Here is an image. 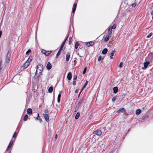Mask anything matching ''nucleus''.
Segmentation results:
<instances>
[{"label": "nucleus", "instance_id": "412c9836", "mask_svg": "<svg viewBox=\"0 0 153 153\" xmlns=\"http://www.w3.org/2000/svg\"><path fill=\"white\" fill-rule=\"evenodd\" d=\"M52 67L51 65L49 62H48L46 66L47 69L48 70L50 69Z\"/></svg>", "mask_w": 153, "mask_h": 153}, {"label": "nucleus", "instance_id": "72a5a7b5", "mask_svg": "<svg viewBox=\"0 0 153 153\" xmlns=\"http://www.w3.org/2000/svg\"><path fill=\"white\" fill-rule=\"evenodd\" d=\"M62 50V49L59 48V51H58L56 54V56H58L61 53V51Z\"/></svg>", "mask_w": 153, "mask_h": 153}, {"label": "nucleus", "instance_id": "bf43d9fd", "mask_svg": "<svg viewBox=\"0 0 153 153\" xmlns=\"http://www.w3.org/2000/svg\"><path fill=\"white\" fill-rule=\"evenodd\" d=\"M57 138V135H56L55 136V138L56 139Z\"/></svg>", "mask_w": 153, "mask_h": 153}, {"label": "nucleus", "instance_id": "f3484780", "mask_svg": "<svg viewBox=\"0 0 153 153\" xmlns=\"http://www.w3.org/2000/svg\"><path fill=\"white\" fill-rule=\"evenodd\" d=\"M126 111L125 110L124 108H121L119 109L117 111V113H120L121 112H124Z\"/></svg>", "mask_w": 153, "mask_h": 153}, {"label": "nucleus", "instance_id": "6ab92c4d", "mask_svg": "<svg viewBox=\"0 0 153 153\" xmlns=\"http://www.w3.org/2000/svg\"><path fill=\"white\" fill-rule=\"evenodd\" d=\"M59 92L60 93L58 94V97H57V102L59 103V102H60V98L61 97V91H59Z\"/></svg>", "mask_w": 153, "mask_h": 153}, {"label": "nucleus", "instance_id": "c85d7f7f", "mask_svg": "<svg viewBox=\"0 0 153 153\" xmlns=\"http://www.w3.org/2000/svg\"><path fill=\"white\" fill-rule=\"evenodd\" d=\"M37 115H38V116H37V117L36 118V120H39L40 122H41L42 120L40 118V117L39 116V113H37Z\"/></svg>", "mask_w": 153, "mask_h": 153}, {"label": "nucleus", "instance_id": "a19ab883", "mask_svg": "<svg viewBox=\"0 0 153 153\" xmlns=\"http://www.w3.org/2000/svg\"><path fill=\"white\" fill-rule=\"evenodd\" d=\"M86 70H87V68L86 67H85L83 71V74H85V73H86Z\"/></svg>", "mask_w": 153, "mask_h": 153}, {"label": "nucleus", "instance_id": "6e6d98bb", "mask_svg": "<svg viewBox=\"0 0 153 153\" xmlns=\"http://www.w3.org/2000/svg\"><path fill=\"white\" fill-rule=\"evenodd\" d=\"M78 89L77 90V89L76 90V91H75V93H76L78 92Z\"/></svg>", "mask_w": 153, "mask_h": 153}, {"label": "nucleus", "instance_id": "58836bf2", "mask_svg": "<svg viewBox=\"0 0 153 153\" xmlns=\"http://www.w3.org/2000/svg\"><path fill=\"white\" fill-rule=\"evenodd\" d=\"M77 78V76L76 75H74L73 76V80H76Z\"/></svg>", "mask_w": 153, "mask_h": 153}, {"label": "nucleus", "instance_id": "c03bdc74", "mask_svg": "<svg viewBox=\"0 0 153 153\" xmlns=\"http://www.w3.org/2000/svg\"><path fill=\"white\" fill-rule=\"evenodd\" d=\"M46 51H45V50H42V53H43V54H45V53H46Z\"/></svg>", "mask_w": 153, "mask_h": 153}, {"label": "nucleus", "instance_id": "9d476101", "mask_svg": "<svg viewBox=\"0 0 153 153\" xmlns=\"http://www.w3.org/2000/svg\"><path fill=\"white\" fill-rule=\"evenodd\" d=\"M68 36L64 40V41L63 42H62V43L61 46H60V49H62L63 48V47L65 45V43L67 39H68Z\"/></svg>", "mask_w": 153, "mask_h": 153}, {"label": "nucleus", "instance_id": "13d9d810", "mask_svg": "<svg viewBox=\"0 0 153 153\" xmlns=\"http://www.w3.org/2000/svg\"><path fill=\"white\" fill-rule=\"evenodd\" d=\"M80 94H81V93H80H80H79V94L78 96V97H79V96H80Z\"/></svg>", "mask_w": 153, "mask_h": 153}, {"label": "nucleus", "instance_id": "20e7f679", "mask_svg": "<svg viewBox=\"0 0 153 153\" xmlns=\"http://www.w3.org/2000/svg\"><path fill=\"white\" fill-rule=\"evenodd\" d=\"M13 142V139L11 140L7 147V148L6 149L5 152H6L7 151H8L10 149L12 145Z\"/></svg>", "mask_w": 153, "mask_h": 153}, {"label": "nucleus", "instance_id": "0eeeda50", "mask_svg": "<svg viewBox=\"0 0 153 153\" xmlns=\"http://www.w3.org/2000/svg\"><path fill=\"white\" fill-rule=\"evenodd\" d=\"M77 6V3H75L73 5V7L72 8V13H74L75 12L76 7Z\"/></svg>", "mask_w": 153, "mask_h": 153}, {"label": "nucleus", "instance_id": "aec40b11", "mask_svg": "<svg viewBox=\"0 0 153 153\" xmlns=\"http://www.w3.org/2000/svg\"><path fill=\"white\" fill-rule=\"evenodd\" d=\"M118 88L117 87H115L113 88V93L114 94H116L117 92Z\"/></svg>", "mask_w": 153, "mask_h": 153}, {"label": "nucleus", "instance_id": "f257e3e1", "mask_svg": "<svg viewBox=\"0 0 153 153\" xmlns=\"http://www.w3.org/2000/svg\"><path fill=\"white\" fill-rule=\"evenodd\" d=\"M36 70L35 73V76H36L38 78L39 76L42 74V72L43 70V67L42 65L39 64L36 67Z\"/></svg>", "mask_w": 153, "mask_h": 153}, {"label": "nucleus", "instance_id": "f03ea898", "mask_svg": "<svg viewBox=\"0 0 153 153\" xmlns=\"http://www.w3.org/2000/svg\"><path fill=\"white\" fill-rule=\"evenodd\" d=\"M11 54V51H8L7 55V57L5 60V62L7 63H8L9 62Z\"/></svg>", "mask_w": 153, "mask_h": 153}, {"label": "nucleus", "instance_id": "4be33fe9", "mask_svg": "<svg viewBox=\"0 0 153 153\" xmlns=\"http://www.w3.org/2000/svg\"><path fill=\"white\" fill-rule=\"evenodd\" d=\"M107 51L108 49L106 48H104V49H103L102 51V53L104 55H105L107 53Z\"/></svg>", "mask_w": 153, "mask_h": 153}, {"label": "nucleus", "instance_id": "2f4dec72", "mask_svg": "<svg viewBox=\"0 0 153 153\" xmlns=\"http://www.w3.org/2000/svg\"><path fill=\"white\" fill-rule=\"evenodd\" d=\"M116 24H114L112 26L111 25V29H115L116 27Z\"/></svg>", "mask_w": 153, "mask_h": 153}, {"label": "nucleus", "instance_id": "7ed1b4c3", "mask_svg": "<svg viewBox=\"0 0 153 153\" xmlns=\"http://www.w3.org/2000/svg\"><path fill=\"white\" fill-rule=\"evenodd\" d=\"M146 59L147 60L152 62L153 59V53L152 52L149 53Z\"/></svg>", "mask_w": 153, "mask_h": 153}, {"label": "nucleus", "instance_id": "a18cd8bd", "mask_svg": "<svg viewBox=\"0 0 153 153\" xmlns=\"http://www.w3.org/2000/svg\"><path fill=\"white\" fill-rule=\"evenodd\" d=\"M31 52V50L30 49L28 50L26 52V54L27 55L28 53Z\"/></svg>", "mask_w": 153, "mask_h": 153}, {"label": "nucleus", "instance_id": "f8f14e48", "mask_svg": "<svg viewBox=\"0 0 153 153\" xmlns=\"http://www.w3.org/2000/svg\"><path fill=\"white\" fill-rule=\"evenodd\" d=\"M70 56V53L69 52H67L66 58V60L67 61H68L69 60Z\"/></svg>", "mask_w": 153, "mask_h": 153}, {"label": "nucleus", "instance_id": "bb28decb", "mask_svg": "<svg viewBox=\"0 0 153 153\" xmlns=\"http://www.w3.org/2000/svg\"><path fill=\"white\" fill-rule=\"evenodd\" d=\"M32 56H30L29 57V58H28V59L27 60V61L28 62H29V63H30L32 61Z\"/></svg>", "mask_w": 153, "mask_h": 153}, {"label": "nucleus", "instance_id": "4c0bfd02", "mask_svg": "<svg viewBox=\"0 0 153 153\" xmlns=\"http://www.w3.org/2000/svg\"><path fill=\"white\" fill-rule=\"evenodd\" d=\"M123 66V63L122 62H121L119 65L118 67L119 68H122Z\"/></svg>", "mask_w": 153, "mask_h": 153}, {"label": "nucleus", "instance_id": "ea45409f", "mask_svg": "<svg viewBox=\"0 0 153 153\" xmlns=\"http://www.w3.org/2000/svg\"><path fill=\"white\" fill-rule=\"evenodd\" d=\"M153 34L152 33H150L149 35H148L147 36V38H150L151 36Z\"/></svg>", "mask_w": 153, "mask_h": 153}, {"label": "nucleus", "instance_id": "79ce46f5", "mask_svg": "<svg viewBox=\"0 0 153 153\" xmlns=\"http://www.w3.org/2000/svg\"><path fill=\"white\" fill-rule=\"evenodd\" d=\"M79 107H78V106L76 105L75 108V112H76L78 110V109L79 108Z\"/></svg>", "mask_w": 153, "mask_h": 153}, {"label": "nucleus", "instance_id": "cd10ccee", "mask_svg": "<svg viewBox=\"0 0 153 153\" xmlns=\"http://www.w3.org/2000/svg\"><path fill=\"white\" fill-rule=\"evenodd\" d=\"M28 117V116L27 115L25 114V116H24V118H23L24 120L25 121H26L27 120V119Z\"/></svg>", "mask_w": 153, "mask_h": 153}, {"label": "nucleus", "instance_id": "f704fd0d", "mask_svg": "<svg viewBox=\"0 0 153 153\" xmlns=\"http://www.w3.org/2000/svg\"><path fill=\"white\" fill-rule=\"evenodd\" d=\"M72 38L71 37H70L69 38V44H70L71 43H72Z\"/></svg>", "mask_w": 153, "mask_h": 153}, {"label": "nucleus", "instance_id": "dca6fc26", "mask_svg": "<svg viewBox=\"0 0 153 153\" xmlns=\"http://www.w3.org/2000/svg\"><path fill=\"white\" fill-rule=\"evenodd\" d=\"M150 64V62L149 61H147L144 63V67L145 68H147L149 65Z\"/></svg>", "mask_w": 153, "mask_h": 153}, {"label": "nucleus", "instance_id": "09e8293b", "mask_svg": "<svg viewBox=\"0 0 153 153\" xmlns=\"http://www.w3.org/2000/svg\"><path fill=\"white\" fill-rule=\"evenodd\" d=\"M116 98L115 97H113L112 99V101L113 102L115 101V100H116Z\"/></svg>", "mask_w": 153, "mask_h": 153}, {"label": "nucleus", "instance_id": "2eb2a0df", "mask_svg": "<svg viewBox=\"0 0 153 153\" xmlns=\"http://www.w3.org/2000/svg\"><path fill=\"white\" fill-rule=\"evenodd\" d=\"M111 25L110 26L108 30V33L109 35H111L112 32V29H111Z\"/></svg>", "mask_w": 153, "mask_h": 153}, {"label": "nucleus", "instance_id": "49530a36", "mask_svg": "<svg viewBox=\"0 0 153 153\" xmlns=\"http://www.w3.org/2000/svg\"><path fill=\"white\" fill-rule=\"evenodd\" d=\"M102 59V57L101 56H99L98 57V60L99 61H100Z\"/></svg>", "mask_w": 153, "mask_h": 153}, {"label": "nucleus", "instance_id": "ddd939ff", "mask_svg": "<svg viewBox=\"0 0 153 153\" xmlns=\"http://www.w3.org/2000/svg\"><path fill=\"white\" fill-rule=\"evenodd\" d=\"M44 117L46 121L48 122L49 121V118L48 115L47 114H44Z\"/></svg>", "mask_w": 153, "mask_h": 153}, {"label": "nucleus", "instance_id": "7c9ffc66", "mask_svg": "<svg viewBox=\"0 0 153 153\" xmlns=\"http://www.w3.org/2000/svg\"><path fill=\"white\" fill-rule=\"evenodd\" d=\"M51 52L50 51H46L45 55L46 56H49L51 53Z\"/></svg>", "mask_w": 153, "mask_h": 153}, {"label": "nucleus", "instance_id": "c9c22d12", "mask_svg": "<svg viewBox=\"0 0 153 153\" xmlns=\"http://www.w3.org/2000/svg\"><path fill=\"white\" fill-rule=\"evenodd\" d=\"M88 83V81L87 80H86L83 86V88H85L86 87V86L87 85V84Z\"/></svg>", "mask_w": 153, "mask_h": 153}, {"label": "nucleus", "instance_id": "3c124183", "mask_svg": "<svg viewBox=\"0 0 153 153\" xmlns=\"http://www.w3.org/2000/svg\"><path fill=\"white\" fill-rule=\"evenodd\" d=\"M48 110L46 109V110H45V113H48Z\"/></svg>", "mask_w": 153, "mask_h": 153}, {"label": "nucleus", "instance_id": "052dcab7", "mask_svg": "<svg viewBox=\"0 0 153 153\" xmlns=\"http://www.w3.org/2000/svg\"><path fill=\"white\" fill-rule=\"evenodd\" d=\"M152 19L153 20V16H152Z\"/></svg>", "mask_w": 153, "mask_h": 153}, {"label": "nucleus", "instance_id": "de8ad7c7", "mask_svg": "<svg viewBox=\"0 0 153 153\" xmlns=\"http://www.w3.org/2000/svg\"><path fill=\"white\" fill-rule=\"evenodd\" d=\"M76 80H74L73 82V85H75L76 84Z\"/></svg>", "mask_w": 153, "mask_h": 153}, {"label": "nucleus", "instance_id": "4468645a", "mask_svg": "<svg viewBox=\"0 0 153 153\" xmlns=\"http://www.w3.org/2000/svg\"><path fill=\"white\" fill-rule=\"evenodd\" d=\"M111 37V36L110 35H109L108 34L106 35V37L104 38V41L105 42H107L108 41L110 38Z\"/></svg>", "mask_w": 153, "mask_h": 153}, {"label": "nucleus", "instance_id": "39448f33", "mask_svg": "<svg viewBox=\"0 0 153 153\" xmlns=\"http://www.w3.org/2000/svg\"><path fill=\"white\" fill-rule=\"evenodd\" d=\"M29 64L30 63L26 61L22 66V68H23V69H25L29 65Z\"/></svg>", "mask_w": 153, "mask_h": 153}, {"label": "nucleus", "instance_id": "4d7b16f0", "mask_svg": "<svg viewBox=\"0 0 153 153\" xmlns=\"http://www.w3.org/2000/svg\"><path fill=\"white\" fill-rule=\"evenodd\" d=\"M113 56H110V57L111 59H112L113 58Z\"/></svg>", "mask_w": 153, "mask_h": 153}, {"label": "nucleus", "instance_id": "37998d69", "mask_svg": "<svg viewBox=\"0 0 153 153\" xmlns=\"http://www.w3.org/2000/svg\"><path fill=\"white\" fill-rule=\"evenodd\" d=\"M136 5V3H132L131 4V6H132V7H135Z\"/></svg>", "mask_w": 153, "mask_h": 153}, {"label": "nucleus", "instance_id": "a211bd4d", "mask_svg": "<svg viewBox=\"0 0 153 153\" xmlns=\"http://www.w3.org/2000/svg\"><path fill=\"white\" fill-rule=\"evenodd\" d=\"M27 113L28 114H31L32 113V109L30 108H28L27 109Z\"/></svg>", "mask_w": 153, "mask_h": 153}, {"label": "nucleus", "instance_id": "e433bc0d", "mask_svg": "<svg viewBox=\"0 0 153 153\" xmlns=\"http://www.w3.org/2000/svg\"><path fill=\"white\" fill-rule=\"evenodd\" d=\"M115 52V50H113L111 51V56H113L114 55V53Z\"/></svg>", "mask_w": 153, "mask_h": 153}, {"label": "nucleus", "instance_id": "1a4fd4ad", "mask_svg": "<svg viewBox=\"0 0 153 153\" xmlns=\"http://www.w3.org/2000/svg\"><path fill=\"white\" fill-rule=\"evenodd\" d=\"M85 45L88 47L89 46H92L94 45V43L92 41L86 42L85 43Z\"/></svg>", "mask_w": 153, "mask_h": 153}, {"label": "nucleus", "instance_id": "a878e982", "mask_svg": "<svg viewBox=\"0 0 153 153\" xmlns=\"http://www.w3.org/2000/svg\"><path fill=\"white\" fill-rule=\"evenodd\" d=\"M82 100H79V102L76 105L78 106V107H79L81 105V104L82 103Z\"/></svg>", "mask_w": 153, "mask_h": 153}, {"label": "nucleus", "instance_id": "5fc2aeb1", "mask_svg": "<svg viewBox=\"0 0 153 153\" xmlns=\"http://www.w3.org/2000/svg\"><path fill=\"white\" fill-rule=\"evenodd\" d=\"M1 62H2V61H1L0 62V67L1 66ZM1 68H0V70H1Z\"/></svg>", "mask_w": 153, "mask_h": 153}, {"label": "nucleus", "instance_id": "473e14b6", "mask_svg": "<svg viewBox=\"0 0 153 153\" xmlns=\"http://www.w3.org/2000/svg\"><path fill=\"white\" fill-rule=\"evenodd\" d=\"M79 45V44L77 42H76L75 45V48L76 49H77Z\"/></svg>", "mask_w": 153, "mask_h": 153}, {"label": "nucleus", "instance_id": "b1692460", "mask_svg": "<svg viewBox=\"0 0 153 153\" xmlns=\"http://www.w3.org/2000/svg\"><path fill=\"white\" fill-rule=\"evenodd\" d=\"M80 116V113L79 112H77L76 115L75 117V119H77L79 118Z\"/></svg>", "mask_w": 153, "mask_h": 153}, {"label": "nucleus", "instance_id": "8fccbe9b", "mask_svg": "<svg viewBox=\"0 0 153 153\" xmlns=\"http://www.w3.org/2000/svg\"><path fill=\"white\" fill-rule=\"evenodd\" d=\"M2 33V31L1 30H0V38L1 37V35Z\"/></svg>", "mask_w": 153, "mask_h": 153}, {"label": "nucleus", "instance_id": "c756f323", "mask_svg": "<svg viewBox=\"0 0 153 153\" xmlns=\"http://www.w3.org/2000/svg\"><path fill=\"white\" fill-rule=\"evenodd\" d=\"M17 134V133L16 131H15L13 135V138H15L16 137Z\"/></svg>", "mask_w": 153, "mask_h": 153}, {"label": "nucleus", "instance_id": "423d86ee", "mask_svg": "<svg viewBox=\"0 0 153 153\" xmlns=\"http://www.w3.org/2000/svg\"><path fill=\"white\" fill-rule=\"evenodd\" d=\"M93 134H96L97 135L99 136L101 134L102 132L100 130H97L94 131Z\"/></svg>", "mask_w": 153, "mask_h": 153}, {"label": "nucleus", "instance_id": "6e6552de", "mask_svg": "<svg viewBox=\"0 0 153 153\" xmlns=\"http://www.w3.org/2000/svg\"><path fill=\"white\" fill-rule=\"evenodd\" d=\"M77 6V3H75L73 5V7L72 8V13H74L75 12L76 7Z\"/></svg>", "mask_w": 153, "mask_h": 153}, {"label": "nucleus", "instance_id": "864d4df0", "mask_svg": "<svg viewBox=\"0 0 153 153\" xmlns=\"http://www.w3.org/2000/svg\"><path fill=\"white\" fill-rule=\"evenodd\" d=\"M151 14L153 16V10L151 12Z\"/></svg>", "mask_w": 153, "mask_h": 153}, {"label": "nucleus", "instance_id": "603ef678", "mask_svg": "<svg viewBox=\"0 0 153 153\" xmlns=\"http://www.w3.org/2000/svg\"><path fill=\"white\" fill-rule=\"evenodd\" d=\"M83 88V87L81 89V90L80 92V93H81V92H82V91L83 90V89L84 88Z\"/></svg>", "mask_w": 153, "mask_h": 153}, {"label": "nucleus", "instance_id": "9b49d317", "mask_svg": "<svg viewBox=\"0 0 153 153\" xmlns=\"http://www.w3.org/2000/svg\"><path fill=\"white\" fill-rule=\"evenodd\" d=\"M67 78L69 80H71L72 78V74L71 72H69L67 75Z\"/></svg>", "mask_w": 153, "mask_h": 153}, {"label": "nucleus", "instance_id": "393cba45", "mask_svg": "<svg viewBox=\"0 0 153 153\" xmlns=\"http://www.w3.org/2000/svg\"><path fill=\"white\" fill-rule=\"evenodd\" d=\"M53 90V88L52 86H50L48 90V92L51 93Z\"/></svg>", "mask_w": 153, "mask_h": 153}, {"label": "nucleus", "instance_id": "5701e85b", "mask_svg": "<svg viewBox=\"0 0 153 153\" xmlns=\"http://www.w3.org/2000/svg\"><path fill=\"white\" fill-rule=\"evenodd\" d=\"M141 112V110L140 109L136 110V114L137 115H139Z\"/></svg>", "mask_w": 153, "mask_h": 153}]
</instances>
